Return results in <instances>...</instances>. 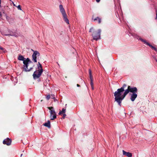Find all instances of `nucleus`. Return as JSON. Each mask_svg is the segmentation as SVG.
Here are the masks:
<instances>
[{
    "instance_id": "1",
    "label": "nucleus",
    "mask_w": 157,
    "mask_h": 157,
    "mask_svg": "<svg viewBox=\"0 0 157 157\" xmlns=\"http://www.w3.org/2000/svg\"><path fill=\"white\" fill-rule=\"evenodd\" d=\"M137 89L135 87H132L130 86H127V84H124L122 87L118 89L114 93L115 101L121 106L122 101L126 95L129 92L132 93L130 98L131 100L133 101L137 97L136 93Z\"/></svg>"
},
{
    "instance_id": "2",
    "label": "nucleus",
    "mask_w": 157,
    "mask_h": 157,
    "mask_svg": "<svg viewBox=\"0 0 157 157\" xmlns=\"http://www.w3.org/2000/svg\"><path fill=\"white\" fill-rule=\"evenodd\" d=\"M18 59L20 60L23 61L24 65L22 68L25 71H29L33 69V67H31L29 69H28V68L29 63H32V62L29 58H27L25 59L23 56L21 55H20L18 56Z\"/></svg>"
},
{
    "instance_id": "3",
    "label": "nucleus",
    "mask_w": 157,
    "mask_h": 157,
    "mask_svg": "<svg viewBox=\"0 0 157 157\" xmlns=\"http://www.w3.org/2000/svg\"><path fill=\"white\" fill-rule=\"evenodd\" d=\"M38 64L37 65L38 71H35L33 74V76L34 79L39 78L41 75L43 71L42 65L39 62H38Z\"/></svg>"
},
{
    "instance_id": "4",
    "label": "nucleus",
    "mask_w": 157,
    "mask_h": 157,
    "mask_svg": "<svg viewBox=\"0 0 157 157\" xmlns=\"http://www.w3.org/2000/svg\"><path fill=\"white\" fill-rule=\"evenodd\" d=\"M59 8L60 11L62 14L65 21L66 22L67 24H69V20L67 18V15L66 12L64 8H63L62 5H60L59 6Z\"/></svg>"
},
{
    "instance_id": "5",
    "label": "nucleus",
    "mask_w": 157,
    "mask_h": 157,
    "mask_svg": "<svg viewBox=\"0 0 157 157\" xmlns=\"http://www.w3.org/2000/svg\"><path fill=\"white\" fill-rule=\"evenodd\" d=\"M47 108L50 110V118L51 120H54L56 118V113L53 109V107H48Z\"/></svg>"
},
{
    "instance_id": "6",
    "label": "nucleus",
    "mask_w": 157,
    "mask_h": 157,
    "mask_svg": "<svg viewBox=\"0 0 157 157\" xmlns=\"http://www.w3.org/2000/svg\"><path fill=\"white\" fill-rule=\"evenodd\" d=\"M31 50L33 52V53L32 56V60L34 63H36L37 62V57L40 56V53L38 51H34L33 49H31Z\"/></svg>"
},
{
    "instance_id": "7",
    "label": "nucleus",
    "mask_w": 157,
    "mask_h": 157,
    "mask_svg": "<svg viewBox=\"0 0 157 157\" xmlns=\"http://www.w3.org/2000/svg\"><path fill=\"white\" fill-rule=\"evenodd\" d=\"M101 32V30L100 29L98 30V31H96L94 32L92 34L94 40H97L100 38Z\"/></svg>"
},
{
    "instance_id": "8",
    "label": "nucleus",
    "mask_w": 157,
    "mask_h": 157,
    "mask_svg": "<svg viewBox=\"0 0 157 157\" xmlns=\"http://www.w3.org/2000/svg\"><path fill=\"white\" fill-rule=\"evenodd\" d=\"M140 40L141 41L143 42L144 44H146L147 45L149 46L152 49H154L156 52H157V49L155 47H154L152 45H151L148 42H147L146 40H144L142 38H140Z\"/></svg>"
},
{
    "instance_id": "9",
    "label": "nucleus",
    "mask_w": 157,
    "mask_h": 157,
    "mask_svg": "<svg viewBox=\"0 0 157 157\" xmlns=\"http://www.w3.org/2000/svg\"><path fill=\"white\" fill-rule=\"evenodd\" d=\"M11 140L9 138H7L3 141V143L4 144H6L8 146H9L11 144Z\"/></svg>"
},
{
    "instance_id": "10",
    "label": "nucleus",
    "mask_w": 157,
    "mask_h": 157,
    "mask_svg": "<svg viewBox=\"0 0 157 157\" xmlns=\"http://www.w3.org/2000/svg\"><path fill=\"white\" fill-rule=\"evenodd\" d=\"M123 154L128 157H131L132 156V153L129 152H126L124 150L122 151Z\"/></svg>"
},
{
    "instance_id": "11",
    "label": "nucleus",
    "mask_w": 157,
    "mask_h": 157,
    "mask_svg": "<svg viewBox=\"0 0 157 157\" xmlns=\"http://www.w3.org/2000/svg\"><path fill=\"white\" fill-rule=\"evenodd\" d=\"M92 19L94 21H98V23L99 24L101 22V18L98 17H97L95 18H94V17L93 16L92 18Z\"/></svg>"
},
{
    "instance_id": "12",
    "label": "nucleus",
    "mask_w": 157,
    "mask_h": 157,
    "mask_svg": "<svg viewBox=\"0 0 157 157\" xmlns=\"http://www.w3.org/2000/svg\"><path fill=\"white\" fill-rule=\"evenodd\" d=\"M44 125L49 128H50L51 127L50 121L49 120L47 122L44 124Z\"/></svg>"
},
{
    "instance_id": "13",
    "label": "nucleus",
    "mask_w": 157,
    "mask_h": 157,
    "mask_svg": "<svg viewBox=\"0 0 157 157\" xmlns=\"http://www.w3.org/2000/svg\"><path fill=\"white\" fill-rule=\"evenodd\" d=\"M65 111H66V109H64V108H63L61 111H59V114L60 115L62 114H64L65 113Z\"/></svg>"
},
{
    "instance_id": "14",
    "label": "nucleus",
    "mask_w": 157,
    "mask_h": 157,
    "mask_svg": "<svg viewBox=\"0 0 157 157\" xmlns=\"http://www.w3.org/2000/svg\"><path fill=\"white\" fill-rule=\"evenodd\" d=\"M10 36H14L15 37H17L19 36V35L18 33H15V34H10Z\"/></svg>"
},
{
    "instance_id": "15",
    "label": "nucleus",
    "mask_w": 157,
    "mask_h": 157,
    "mask_svg": "<svg viewBox=\"0 0 157 157\" xmlns=\"http://www.w3.org/2000/svg\"><path fill=\"white\" fill-rule=\"evenodd\" d=\"M90 82H93V78L92 75H90Z\"/></svg>"
},
{
    "instance_id": "16",
    "label": "nucleus",
    "mask_w": 157,
    "mask_h": 157,
    "mask_svg": "<svg viewBox=\"0 0 157 157\" xmlns=\"http://www.w3.org/2000/svg\"><path fill=\"white\" fill-rule=\"evenodd\" d=\"M91 87L92 90H94V85L93 82H90V83Z\"/></svg>"
},
{
    "instance_id": "17",
    "label": "nucleus",
    "mask_w": 157,
    "mask_h": 157,
    "mask_svg": "<svg viewBox=\"0 0 157 157\" xmlns=\"http://www.w3.org/2000/svg\"><path fill=\"white\" fill-rule=\"evenodd\" d=\"M51 96L50 95L48 94L47 95L46 97V98L47 100H49V99L50 98Z\"/></svg>"
},
{
    "instance_id": "18",
    "label": "nucleus",
    "mask_w": 157,
    "mask_h": 157,
    "mask_svg": "<svg viewBox=\"0 0 157 157\" xmlns=\"http://www.w3.org/2000/svg\"><path fill=\"white\" fill-rule=\"evenodd\" d=\"M51 98L53 99H55V95L54 94L51 95Z\"/></svg>"
},
{
    "instance_id": "19",
    "label": "nucleus",
    "mask_w": 157,
    "mask_h": 157,
    "mask_svg": "<svg viewBox=\"0 0 157 157\" xmlns=\"http://www.w3.org/2000/svg\"><path fill=\"white\" fill-rule=\"evenodd\" d=\"M1 33L3 35L10 36V34H5L3 32H2Z\"/></svg>"
},
{
    "instance_id": "20",
    "label": "nucleus",
    "mask_w": 157,
    "mask_h": 157,
    "mask_svg": "<svg viewBox=\"0 0 157 157\" xmlns=\"http://www.w3.org/2000/svg\"><path fill=\"white\" fill-rule=\"evenodd\" d=\"M17 7L18 10H21V7L20 5H19Z\"/></svg>"
},
{
    "instance_id": "21",
    "label": "nucleus",
    "mask_w": 157,
    "mask_h": 157,
    "mask_svg": "<svg viewBox=\"0 0 157 157\" xmlns=\"http://www.w3.org/2000/svg\"><path fill=\"white\" fill-rule=\"evenodd\" d=\"M94 29L92 27L89 30V32H92V30Z\"/></svg>"
},
{
    "instance_id": "22",
    "label": "nucleus",
    "mask_w": 157,
    "mask_h": 157,
    "mask_svg": "<svg viewBox=\"0 0 157 157\" xmlns=\"http://www.w3.org/2000/svg\"><path fill=\"white\" fill-rule=\"evenodd\" d=\"M53 99L54 102H57V103H58V101L57 99H56L55 98V99Z\"/></svg>"
},
{
    "instance_id": "23",
    "label": "nucleus",
    "mask_w": 157,
    "mask_h": 157,
    "mask_svg": "<svg viewBox=\"0 0 157 157\" xmlns=\"http://www.w3.org/2000/svg\"><path fill=\"white\" fill-rule=\"evenodd\" d=\"M63 118L64 119L65 118V117L66 116V115L65 114V113H64V114H63Z\"/></svg>"
},
{
    "instance_id": "24",
    "label": "nucleus",
    "mask_w": 157,
    "mask_h": 157,
    "mask_svg": "<svg viewBox=\"0 0 157 157\" xmlns=\"http://www.w3.org/2000/svg\"><path fill=\"white\" fill-rule=\"evenodd\" d=\"M153 58H154V60H155V61H156V62H157V59H156V58H155V56H153Z\"/></svg>"
},
{
    "instance_id": "25",
    "label": "nucleus",
    "mask_w": 157,
    "mask_h": 157,
    "mask_svg": "<svg viewBox=\"0 0 157 157\" xmlns=\"http://www.w3.org/2000/svg\"><path fill=\"white\" fill-rule=\"evenodd\" d=\"M89 75H92L91 71V70L90 69L89 70Z\"/></svg>"
},
{
    "instance_id": "26",
    "label": "nucleus",
    "mask_w": 157,
    "mask_h": 157,
    "mask_svg": "<svg viewBox=\"0 0 157 157\" xmlns=\"http://www.w3.org/2000/svg\"><path fill=\"white\" fill-rule=\"evenodd\" d=\"M156 17L155 18V19H157V10H156Z\"/></svg>"
},
{
    "instance_id": "27",
    "label": "nucleus",
    "mask_w": 157,
    "mask_h": 157,
    "mask_svg": "<svg viewBox=\"0 0 157 157\" xmlns=\"http://www.w3.org/2000/svg\"><path fill=\"white\" fill-rule=\"evenodd\" d=\"M0 49L3 50H4V49L2 47L0 46Z\"/></svg>"
},
{
    "instance_id": "28",
    "label": "nucleus",
    "mask_w": 157,
    "mask_h": 157,
    "mask_svg": "<svg viewBox=\"0 0 157 157\" xmlns=\"http://www.w3.org/2000/svg\"><path fill=\"white\" fill-rule=\"evenodd\" d=\"M12 4H13V6H16L14 4V2H13L12 1Z\"/></svg>"
},
{
    "instance_id": "29",
    "label": "nucleus",
    "mask_w": 157,
    "mask_h": 157,
    "mask_svg": "<svg viewBox=\"0 0 157 157\" xmlns=\"http://www.w3.org/2000/svg\"><path fill=\"white\" fill-rule=\"evenodd\" d=\"M96 0V1L97 2H99L100 1V0Z\"/></svg>"
},
{
    "instance_id": "30",
    "label": "nucleus",
    "mask_w": 157,
    "mask_h": 157,
    "mask_svg": "<svg viewBox=\"0 0 157 157\" xmlns=\"http://www.w3.org/2000/svg\"><path fill=\"white\" fill-rule=\"evenodd\" d=\"M1 0H0V7H1Z\"/></svg>"
},
{
    "instance_id": "31",
    "label": "nucleus",
    "mask_w": 157,
    "mask_h": 157,
    "mask_svg": "<svg viewBox=\"0 0 157 157\" xmlns=\"http://www.w3.org/2000/svg\"><path fill=\"white\" fill-rule=\"evenodd\" d=\"M2 15L1 13V12H0V16L2 17Z\"/></svg>"
},
{
    "instance_id": "32",
    "label": "nucleus",
    "mask_w": 157,
    "mask_h": 157,
    "mask_svg": "<svg viewBox=\"0 0 157 157\" xmlns=\"http://www.w3.org/2000/svg\"><path fill=\"white\" fill-rule=\"evenodd\" d=\"M77 86H78V87H80V86L78 84H77Z\"/></svg>"
},
{
    "instance_id": "33",
    "label": "nucleus",
    "mask_w": 157,
    "mask_h": 157,
    "mask_svg": "<svg viewBox=\"0 0 157 157\" xmlns=\"http://www.w3.org/2000/svg\"><path fill=\"white\" fill-rule=\"evenodd\" d=\"M22 154H21V157L22 155Z\"/></svg>"
},
{
    "instance_id": "34",
    "label": "nucleus",
    "mask_w": 157,
    "mask_h": 157,
    "mask_svg": "<svg viewBox=\"0 0 157 157\" xmlns=\"http://www.w3.org/2000/svg\"><path fill=\"white\" fill-rule=\"evenodd\" d=\"M58 65L59 66V63H58Z\"/></svg>"
},
{
    "instance_id": "35",
    "label": "nucleus",
    "mask_w": 157,
    "mask_h": 157,
    "mask_svg": "<svg viewBox=\"0 0 157 157\" xmlns=\"http://www.w3.org/2000/svg\"><path fill=\"white\" fill-rule=\"evenodd\" d=\"M9 0L10 1H11V0Z\"/></svg>"
}]
</instances>
